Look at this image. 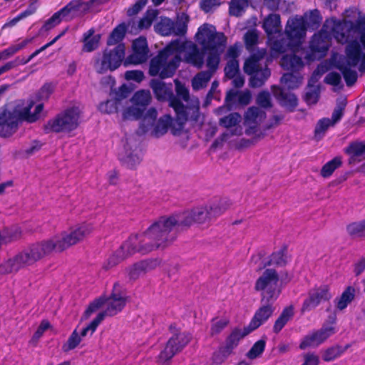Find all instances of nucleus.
I'll use <instances>...</instances> for the list:
<instances>
[{
    "label": "nucleus",
    "instance_id": "f257e3e1",
    "mask_svg": "<svg viewBox=\"0 0 365 365\" xmlns=\"http://www.w3.org/2000/svg\"><path fill=\"white\" fill-rule=\"evenodd\" d=\"M230 205L226 199H221L217 203L207 206L195 207L190 210L170 216H161L148 227V234L156 241L162 249L170 246L176 239L177 231L187 229L193 224H206L221 215Z\"/></svg>",
    "mask_w": 365,
    "mask_h": 365
},
{
    "label": "nucleus",
    "instance_id": "f03ea898",
    "mask_svg": "<svg viewBox=\"0 0 365 365\" xmlns=\"http://www.w3.org/2000/svg\"><path fill=\"white\" fill-rule=\"evenodd\" d=\"M188 41L178 39L171 41L150 61L149 74L158 76L161 79L171 78L175 73L182 61L180 53L185 51Z\"/></svg>",
    "mask_w": 365,
    "mask_h": 365
},
{
    "label": "nucleus",
    "instance_id": "7ed1b4c3",
    "mask_svg": "<svg viewBox=\"0 0 365 365\" xmlns=\"http://www.w3.org/2000/svg\"><path fill=\"white\" fill-rule=\"evenodd\" d=\"M195 38L203 51L207 53V71L214 74L218 69L220 56L226 46L227 36L222 32H217L215 26L205 24L198 28Z\"/></svg>",
    "mask_w": 365,
    "mask_h": 365
},
{
    "label": "nucleus",
    "instance_id": "20e7f679",
    "mask_svg": "<svg viewBox=\"0 0 365 365\" xmlns=\"http://www.w3.org/2000/svg\"><path fill=\"white\" fill-rule=\"evenodd\" d=\"M51 254L46 240L31 244L0 264V275L16 274Z\"/></svg>",
    "mask_w": 365,
    "mask_h": 365
},
{
    "label": "nucleus",
    "instance_id": "39448f33",
    "mask_svg": "<svg viewBox=\"0 0 365 365\" xmlns=\"http://www.w3.org/2000/svg\"><path fill=\"white\" fill-rule=\"evenodd\" d=\"M51 254L46 240L31 244L0 264V275L16 274Z\"/></svg>",
    "mask_w": 365,
    "mask_h": 365
},
{
    "label": "nucleus",
    "instance_id": "423d86ee",
    "mask_svg": "<svg viewBox=\"0 0 365 365\" xmlns=\"http://www.w3.org/2000/svg\"><path fill=\"white\" fill-rule=\"evenodd\" d=\"M148 227L140 235H135L130 236L128 239L108 258L107 261L103 264V268L105 270H108L135 252L146 255L153 250L162 249L161 247H152L153 245H156V241L148 234Z\"/></svg>",
    "mask_w": 365,
    "mask_h": 365
},
{
    "label": "nucleus",
    "instance_id": "0eeeda50",
    "mask_svg": "<svg viewBox=\"0 0 365 365\" xmlns=\"http://www.w3.org/2000/svg\"><path fill=\"white\" fill-rule=\"evenodd\" d=\"M292 279L288 272L282 274L281 278L275 269L266 268L256 279L254 289L260 292L263 300H277L282 292V284Z\"/></svg>",
    "mask_w": 365,
    "mask_h": 365
},
{
    "label": "nucleus",
    "instance_id": "6e6552de",
    "mask_svg": "<svg viewBox=\"0 0 365 365\" xmlns=\"http://www.w3.org/2000/svg\"><path fill=\"white\" fill-rule=\"evenodd\" d=\"M93 230V227L91 224L81 223L71 227L69 232H62L46 239V241L51 253H61L82 242L92 233Z\"/></svg>",
    "mask_w": 365,
    "mask_h": 365
},
{
    "label": "nucleus",
    "instance_id": "1a4fd4ad",
    "mask_svg": "<svg viewBox=\"0 0 365 365\" xmlns=\"http://www.w3.org/2000/svg\"><path fill=\"white\" fill-rule=\"evenodd\" d=\"M81 111L78 107L66 108L63 112L57 114L53 118L48 120L43 125V132L46 134L50 133H68L76 130L79 125Z\"/></svg>",
    "mask_w": 365,
    "mask_h": 365
},
{
    "label": "nucleus",
    "instance_id": "9d476101",
    "mask_svg": "<svg viewBox=\"0 0 365 365\" xmlns=\"http://www.w3.org/2000/svg\"><path fill=\"white\" fill-rule=\"evenodd\" d=\"M168 330L172 336L168 339L164 349L158 355L161 362L170 361L177 354L181 352L192 339V335L187 331H181L175 323L170 324Z\"/></svg>",
    "mask_w": 365,
    "mask_h": 365
},
{
    "label": "nucleus",
    "instance_id": "9b49d317",
    "mask_svg": "<svg viewBox=\"0 0 365 365\" xmlns=\"http://www.w3.org/2000/svg\"><path fill=\"white\" fill-rule=\"evenodd\" d=\"M331 32L337 42L345 44L354 38V34L357 33L359 36L365 34V16L359 17L355 21H334Z\"/></svg>",
    "mask_w": 365,
    "mask_h": 365
},
{
    "label": "nucleus",
    "instance_id": "f8f14e48",
    "mask_svg": "<svg viewBox=\"0 0 365 365\" xmlns=\"http://www.w3.org/2000/svg\"><path fill=\"white\" fill-rule=\"evenodd\" d=\"M125 54V43H119L113 49H105L102 58L96 60L95 68L97 73L103 74L108 71H113L124 64Z\"/></svg>",
    "mask_w": 365,
    "mask_h": 365
},
{
    "label": "nucleus",
    "instance_id": "ddd939ff",
    "mask_svg": "<svg viewBox=\"0 0 365 365\" xmlns=\"http://www.w3.org/2000/svg\"><path fill=\"white\" fill-rule=\"evenodd\" d=\"M22 122L20 108H9L8 104H4L0 108V137L7 138L12 136Z\"/></svg>",
    "mask_w": 365,
    "mask_h": 365
},
{
    "label": "nucleus",
    "instance_id": "4468645a",
    "mask_svg": "<svg viewBox=\"0 0 365 365\" xmlns=\"http://www.w3.org/2000/svg\"><path fill=\"white\" fill-rule=\"evenodd\" d=\"M126 302L125 289L123 284L119 282H116L113 284L110 296L106 297V309L99 312L97 317H101V322L103 321L106 317H114L124 309Z\"/></svg>",
    "mask_w": 365,
    "mask_h": 365
},
{
    "label": "nucleus",
    "instance_id": "2eb2a0df",
    "mask_svg": "<svg viewBox=\"0 0 365 365\" xmlns=\"http://www.w3.org/2000/svg\"><path fill=\"white\" fill-rule=\"evenodd\" d=\"M331 37L327 31L321 29L311 38L309 43V52L306 58L309 61L320 60L324 58L329 49Z\"/></svg>",
    "mask_w": 365,
    "mask_h": 365
},
{
    "label": "nucleus",
    "instance_id": "dca6fc26",
    "mask_svg": "<svg viewBox=\"0 0 365 365\" xmlns=\"http://www.w3.org/2000/svg\"><path fill=\"white\" fill-rule=\"evenodd\" d=\"M252 332L247 326L242 329L239 327H235L230 334L226 337L225 344L220 346L215 352V359L221 361H225L227 357L237 347L241 339Z\"/></svg>",
    "mask_w": 365,
    "mask_h": 365
},
{
    "label": "nucleus",
    "instance_id": "f3484780",
    "mask_svg": "<svg viewBox=\"0 0 365 365\" xmlns=\"http://www.w3.org/2000/svg\"><path fill=\"white\" fill-rule=\"evenodd\" d=\"M150 92L148 90H140L135 93L132 102L135 106H130L124 110L123 118L125 120H138L145 113V107L151 101Z\"/></svg>",
    "mask_w": 365,
    "mask_h": 365
},
{
    "label": "nucleus",
    "instance_id": "a211bd4d",
    "mask_svg": "<svg viewBox=\"0 0 365 365\" xmlns=\"http://www.w3.org/2000/svg\"><path fill=\"white\" fill-rule=\"evenodd\" d=\"M331 297L330 287L327 284H322L310 289L302 304L301 314L310 312L317 308L322 302L329 301Z\"/></svg>",
    "mask_w": 365,
    "mask_h": 365
},
{
    "label": "nucleus",
    "instance_id": "6ab92c4d",
    "mask_svg": "<svg viewBox=\"0 0 365 365\" xmlns=\"http://www.w3.org/2000/svg\"><path fill=\"white\" fill-rule=\"evenodd\" d=\"M155 31L162 36H182L187 33L186 21H174L166 16H160L154 25Z\"/></svg>",
    "mask_w": 365,
    "mask_h": 365
},
{
    "label": "nucleus",
    "instance_id": "aec40b11",
    "mask_svg": "<svg viewBox=\"0 0 365 365\" xmlns=\"http://www.w3.org/2000/svg\"><path fill=\"white\" fill-rule=\"evenodd\" d=\"M306 21L302 16H295L289 18L285 26V34L289 41V45L299 47L306 34Z\"/></svg>",
    "mask_w": 365,
    "mask_h": 365
},
{
    "label": "nucleus",
    "instance_id": "412c9836",
    "mask_svg": "<svg viewBox=\"0 0 365 365\" xmlns=\"http://www.w3.org/2000/svg\"><path fill=\"white\" fill-rule=\"evenodd\" d=\"M334 326L324 324L319 329L314 330L303 337L299 349L304 350L307 347L318 346L336 333Z\"/></svg>",
    "mask_w": 365,
    "mask_h": 365
},
{
    "label": "nucleus",
    "instance_id": "4be33fe9",
    "mask_svg": "<svg viewBox=\"0 0 365 365\" xmlns=\"http://www.w3.org/2000/svg\"><path fill=\"white\" fill-rule=\"evenodd\" d=\"M149 48L145 37L140 36L132 43V53L129 54L124 61V66L138 65L147 61L149 57Z\"/></svg>",
    "mask_w": 365,
    "mask_h": 365
},
{
    "label": "nucleus",
    "instance_id": "5701e85b",
    "mask_svg": "<svg viewBox=\"0 0 365 365\" xmlns=\"http://www.w3.org/2000/svg\"><path fill=\"white\" fill-rule=\"evenodd\" d=\"M276 300H263L261 298V306L256 310L247 327L253 331L264 324L275 311L274 303Z\"/></svg>",
    "mask_w": 365,
    "mask_h": 365
},
{
    "label": "nucleus",
    "instance_id": "b1692460",
    "mask_svg": "<svg viewBox=\"0 0 365 365\" xmlns=\"http://www.w3.org/2000/svg\"><path fill=\"white\" fill-rule=\"evenodd\" d=\"M92 4L93 0L87 2L83 0H71L58 11L63 20L71 21L88 12Z\"/></svg>",
    "mask_w": 365,
    "mask_h": 365
},
{
    "label": "nucleus",
    "instance_id": "393cba45",
    "mask_svg": "<svg viewBox=\"0 0 365 365\" xmlns=\"http://www.w3.org/2000/svg\"><path fill=\"white\" fill-rule=\"evenodd\" d=\"M184 61L192 65L197 68H201L204 65L205 53L206 51H200L197 45L192 41H188V44L185 50Z\"/></svg>",
    "mask_w": 365,
    "mask_h": 365
},
{
    "label": "nucleus",
    "instance_id": "a878e982",
    "mask_svg": "<svg viewBox=\"0 0 365 365\" xmlns=\"http://www.w3.org/2000/svg\"><path fill=\"white\" fill-rule=\"evenodd\" d=\"M344 153L349 155V165H355L365 160V142L354 140L344 148Z\"/></svg>",
    "mask_w": 365,
    "mask_h": 365
},
{
    "label": "nucleus",
    "instance_id": "bb28decb",
    "mask_svg": "<svg viewBox=\"0 0 365 365\" xmlns=\"http://www.w3.org/2000/svg\"><path fill=\"white\" fill-rule=\"evenodd\" d=\"M272 91L282 106L286 107L290 112H293L295 110L298 105V99L296 95L286 92L283 88L277 86H273Z\"/></svg>",
    "mask_w": 365,
    "mask_h": 365
},
{
    "label": "nucleus",
    "instance_id": "cd10ccee",
    "mask_svg": "<svg viewBox=\"0 0 365 365\" xmlns=\"http://www.w3.org/2000/svg\"><path fill=\"white\" fill-rule=\"evenodd\" d=\"M262 27L269 39L275 34H281L282 24L280 15L275 12L268 14L264 19Z\"/></svg>",
    "mask_w": 365,
    "mask_h": 365
},
{
    "label": "nucleus",
    "instance_id": "c85d7f7f",
    "mask_svg": "<svg viewBox=\"0 0 365 365\" xmlns=\"http://www.w3.org/2000/svg\"><path fill=\"white\" fill-rule=\"evenodd\" d=\"M131 24H134V21L130 19L128 22H122L118 24L109 34L107 38V45L117 46L119 43H123L122 41L125 38Z\"/></svg>",
    "mask_w": 365,
    "mask_h": 365
},
{
    "label": "nucleus",
    "instance_id": "c756f323",
    "mask_svg": "<svg viewBox=\"0 0 365 365\" xmlns=\"http://www.w3.org/2000/svg\"><path fill=\"white\" fill-rule=\"evenodd\" d=\"M347 46L346 47V61L345 63L352 65L353 66H356L361 57L362 51L361 48L360 43L353 38H351L349 41L347 43Z\"/></svg>",
    "mask_w": 365,
    "mask_h": 365
},
{
    "label": "nucleus",
    "instance_id": "7c9ffc66",
    "mask_svg": "<svg viewBox=\"0 0 365 365\" xmlns=\"http://www.w3.org/2000/svg\"><path fill=\"white\" fill-rule=\"evenodd\" d=\"M158 117V112L155 108H149L147 112L143 114L140 126L136 131L139 135H144L150 130H153Z\"/></svg>",
    "mask_w": 365,
    "mask_h": 365
},
{
    "label": "nucleus",
    "instance_id": "2f4dec72",
    "mask_svg": "<svg viewBox=\"0 0 365 365\" xmlns=\"http://www.w3.org/2000/svg\"><path fill=\"white\" fill-rule=\"evenodd\" d=\"M355 294L356 290L354 287L348 286L346 287L341 294L334 300L336 309L338 311L344 310L354 301Z\"/></svg>",
    "mask_w": 365,
    "mask_h": 365
},
{
    "label": "nucleus",
    "instance_id": "473e14b6",
    "mask_svg": "<svg viewBox=\"0 0 365 365\" xmlns=\"http://www.w3.org/2000/svg\"><path fill=\"white\" fill-rule=\"evenodd\" d=\"M170 106L175 112L176 122L179 125V130H181L187 120L188 115L183 103L178 98L173 97L170 101Z\"/></svg>",
    "mask_w": 365,
    "mask_h": 365
},
{
    "label": "nucleus",
    "instance_id": "72a5a7b5",
    "mask_svg": "<svg viewBox=\"0 0 365 365\" xmlns=\"http://www.w3.org/2000/svg\"><path fill=\"white\" fill-rule=\"evenodd\" d=\"M280 65L284 70L292 72H297L304 67L302 58L294 53L284 55L281 58Z\"/></svg>",
    "mask_w": 365,
    "mask_h": 365
},
{
    "label": "nucleus",
    "instance_id": "f704fd0d",
    "mask_svg": "<svg viewBox=\"0 0 365 365\" xmlns=\"http://www.w3.org/2000/svg\"><path fill=\"white\" fill-rule=\"evenodd\" d=\"M287 245L282 246L279 250L272 252L267 262L264 263V267L275 266L278 267H284L287 263Z\"/></svg>",
    "mask_w": 365,
    "mask_h": 365
},
{
    "label": "nucleus",
    "instance_id": "c9c22d12",
    "mask_svg": "<svg viewBox=\"0 0 365 365\" xmlns=\"http://www.w3.org/2000/svg\"><path fill=\"white\" fill-rule=\"evenodd\" d=\"M351 346V344H347L344 346L339 344H335L329 346L322 352V360L326 362L333 361L341 356Z\"/></svg>",
    "mask_w": 365,
    "mask_h": 365
},
{
    "label": "nucleus",
    "instance_id": "e433bc0d",
    "mask_svg": "<svg viewBox=\"0 0 365 365\" xmlns=\"http://www.w3.org/2000/svg\"><path fill=\"white\" fill-rule=\"evenodd\" d=\"M95 34V29L91 28L86 33L83 34V51L86 52H92L97 49L99 46L101 35Z\"/></svg>",
    "mask_w": 365,
    "mask_h": 365
},
{
    "label": "nucleus",
    "instance_id": "4c0bfd02",
    "mask_svg": "<svg viewBox=\"0 0 365 365\" xmlns=\"http://www.w3.org/2000/svg\"><path fill=\"white\" fill-rule=\"evenodd\" d=\"M173 124V119L170 115H164L160 117L155 123L153 130L151 132V135L159 138L165 134L169 128H171Z\"/></svg>",
    "mask_w": 365,
    "mask_h": 365
},
{
    "label": "nucleus",
    "instance_id": "58836bf2",
    "mask_svg": "<svg viewBox=\"0 0 365 365\" xmlns=\"http://www.w3.org/2000/svg\"><path fill=\"white\" fill-rule=\"evenodd\" d=\"M351 66H353L345 63L344 62H339L336 66V68L341 73L346 85L348 87L354 86L358 78L356 71L352 70L351 68Z\"/></svg>",
    "mask_w": 365,
    "mask_h": 365
},
{
    "label": "nucleus",
    "instance_id": "ea45409f",
    "mask_svg": "<svg viewBox=\"0 0 365 365\" xmlns=\"http://www.w3.org/2000/svg\"><path fill=\"white\" fill-rule=\"evenodd\" d=\"M293 316L294 307L292 305L284 308L279 317L274 322L273 325V332L275 334L280 332Z\"/></svg>",
    "mask_w": 365,
    "mask_h": 365
},
{
    "label": "nucleus",
    "instance_id": "a19ab883",
    "mask_svg": "<svg viewBox=\"0 0 365 365\" xmlns=\"http://www.w3.org/2000/svg\"><path fill=\"white\" fill-rule=\"evenodd\" d=\"M32 106H33V104L31 103L23 108H20L21 113V118H23V121H26L28 123H34L37 120H38L40 113L42 112V110L43 109V103L38 104L35 107L34 113L31 112Z\"/></svg>",
    "mask_w": 365,
    "mask_h": 365
},
{
    "label": "nucleus",
    "instance_id": "79ce46f5",
    "mask_svg": "<svg viewBox=\"0 0 365 365\" xmlns=\"http://www.w3.org/2000/svg\"><path fill=\"white\" fill-rule=\"evenodd\" d=\"M271 71L269 68L266 66L262 68H260L255 73L250 79V85L252 88L261 87L267 78L270 76Z\"/></svg>",
    "mask_w": 365,
    "mask_h": 365
},
{
    "label": "nucleus",
    "instance_id": "37998d69",
    "mask_svg": "<svg viewBox=\"0 0 365 365\" xmlns=\"http://www.w3.org/2000/svg\"><path fill=\"white\" fill-rule=\"evenodd\" d=\"M158 14L159 11L156 9H147L143 16L138 21L137 29L141 31L150 28Z\"/></svg>",
    "mask_w": 365,
    "mask_h": 365
},
{
    "label": "nucleus",
    "instance_id": "c03bdc74",
    "mask_svg": "<svg viewBox=\"0 0 365 365\" xmlns=\"http://www.w3.org/2000/svg\"><path fill=\"white\" fill-rule=\"evenodd\" d=\"M346 230L351 238L365 239V219L348 224Z\"/></svg>",
    "mask_w": 365,
    "mask_h": 365
},
{
    "label": "nucleus",
    "instance_id": "a18cd8bd",
    "mask_svg": "<svg viewBox=\"0 0 365 365\" xmlns=\"http://www.w3.org/2000/svg\"><path fill=\"white\" fill-rule=\"evenodd\" d=\"M311 81H312V79L308 82V90L306 91L303 97L304 102L308 106L316 105L318 103L320 97L319 86H315L313 83H311Z\"/></svg>",
    "mask_w": 365,
    "mask_h": 365
},
{
    "label": "nucleus",
    "instance_id": "49530a36",
    "mask_svg": "<svg viewBox=\"0 0 365 365\" xmlns=\"http://www.w3.org/2000/svg\"><path fill=\"white\" fill-rule=\"evenodd\" d=\"M213 75L214 74L207 71H202L197 73L192 80L193 90L198 91L205 88Z\"/></svg>",
    "mask_w": 365,
    "mask_h": 365
},
{
    "label": "nucleus",
    "instance_id": "de8ad7c7",
    "mask_svg": "<svg viewBox=\"0 0 365 365\" xmlns=\"http://www.w3.org/2000/svg\"><path fill=\"white\" fill-rule=\"evenodd\" d=\"M150 86L153 93L158 101H165L170 96V92L168 91L164 82L153 79L150 82Z\"/></svg>",
    "mask_w": 365,
    "mask_h": 365
},
{
    "label": "nucleus",
    "instance_id": "09e8293b",
    "mask_svg": "<svg viewBox=\"0 0 365 365\" xmlns=\"http://www.w3.org/2000/svg\"><path fill=\"white\" fill-rule=\"evenodd\" d=\"M341 157L336 156L322 166L320 174L324 178H329L337 168L341 166Z\"/></svg>",
    "mask_w": 365,
    "mask_h": 365
},
{
    "label": "nucleus",
    "instance_id": "8fccbe9b",
    "mask_svg": "<svg viewBox=\"0 0 365 365\" xmlns=\"http://www.w3.org/2000/svg\"><path fill=\"white\" fill-rule=\"evenodd\" d=\"M247 7V0H231L229 3V14L236 17L241 16Z\"/></svg>",
    "mask_w": 365,
    "mask_h": 365
},
{
    "label": "nucleus",
    "instance_id": "3c124183",
    "mask_svg": "<svg viewBox=\"0 0 365 365\" xmlns=\"http://www.w3.org/2000/svg\"><path fill=\"white\" fill-rule=\"evenodd\" d=\"M294 72L284 73L281 78V82L289 90H293L299 86L302 83V77Z\"/></svg>",
    "mask_w": 365,
    "mask_h": 365
},
{
    "label": "nucleus",
    "instance_id": "603ef678",
    "mask_svg": "<svg viewBox=\"0 0 365 365\" xmlns=\"http://www.w3.org/2000/svg\"><path fill=\"white\" fill-rule=\"evenodd\" d=\"M262 56L257 54L251 55L244 63V71L252 76L260 68L259 61Z\"/></svg>",
    "mask_w": 365,
    "mask_h": 365
},
{
    "label": "nucleus",
    "instance_id": "864d4df0",
    "mask_svg": "<svg viewBox=\"0 0 365 365\" xmlns=\"http://www.w3.org/2000/svg\"><path fill=\"white\" fill-rule=\"evenodd\" d=\"M230 324V320L227 318L218 319L217 317L211 319V326L210 334L214 336L220 334Z\"/></svg>",
    "mask_w": 365,
    "mask_h": 365
},
{
    "label": "nucleus",
    "instance_id": "5fc2aeb1",
    "mask_svg": "<svg viewBox=\"0 0 365 365\" xmlns=\"http://www.w3.org/2000/svg\"><path fill=\"white\" fill-rule=\"evenodd\" d=\"M81 341V335H79V332L76 328L69 336L66 342L63 344L62 349L65 352L73 350L80 344Z\"/></svg>",
    "mask_w": 365,
    "mask_h": 365
},
{
    "label": "nucleus",
    "instance_id": "6e6d98bb",
    "mask_svg": "<svg viewBox=\"0 0 365 365\" xmlns=\"http://www.w3.org/2000/svg\"><path fill=\"white\" fill-rule=\"evenodd\" d=\"M266 346V340L261 339L257 341L248 351L246 356L250 359H255L264 352Z\"/></svg>",
    "mask_w": 365,
    "mask_h": 365
},
{
    "label": "nucleus",
    "instance_id": "4d7b16f0",
    "mask_svg": "<svg viewBox=\"0 0 365 365\" xmlns=\"http://www.w3.org/2000/svg\"><path fill=\"white\" fill-rule=\"evenodd\" d=\"M334 125L331 123V120L328 118H323L317 122L314 128V137L317 140H320L324 135V133L330 126Z\"/></svg>",
    "mask_w": 365,
    "mask_h": 365
},
{
    "label": "nucleus",
    "instance_id": "13d9d810",
    "mask_svg": "<svg viewBox=\"0 0 365 365\" xmlns=\"http://www.w3.org/2000/svg\"><path fill=\"white\" fill-rule=\"evenodd\" d=\"M106 302V297L101 296L91 302L89 303L88 307L85 310L83 313V317L85 319H88L93 313L96 312L101 307H103Z\"/></svg>",
    "mask_w": 365,
    "mask_h": 365
},
{
    "label": "nucleus",
    "instance_id": "bf43d9fd",
    "mask_svg": "<svg viewBox=\"0 0 365 365\" xmlns=\"http://www.w3.org/2000/svg\"><path fill=\"white\" fill-rule=\"evenodd\" d=\"M225 76L228 79L234 78L240 73L238 60L229 59L225 68Z\"/></svg>",
    "mask_w": 365,
    "mask_h": 365
},
{
    "label": "nucleus",
    "instance_id": "052dcab7",
    "mask_svg": "<svg viewBox=\"0 0 365 365\" xmlns=\"http://www.w3.org/2000/svg\"><path fill=\"white\" fill-rule=\"evenodd\" d=\"M265 116V113L261 110L258 107H250L245 114V119L249 123H257L258 118Z\"/></svg>",
    "mask_w": 365,
    "mask_h": 365
},
{
    "label": "nucleus",
    "instance_id": "680f3d73",
    "mask_svg": "<svg viewBox=\"0 0 365 365\" xmlns=\"http://www.w3.org/2000/svg\"><path fill=\"white\" fill-rule=\"evenodd\" d=\"M241 115L238 113H231L220 119V125L229 128L235 126L240 122Z\"/></svg>",
    "mask_w": 365,
    "mask_h": 365
},
{
    "label": "nucleus",
    "instance_id": "e2e57ef3",
    "mask_svg": "<svg viewBox=\"0 0 365 365\" xmlns=\"http://www.w3.org/2000/svg\"><path fill=\"white\" fill-rule=\"evenodd\" d=\"M259 36L255 30H250L247 31L244 36V41L245 46L249 50H252L258 43Z\"/></svg>",
    "mask_w": 365,
    "mask_h": 365
},
{
    "label": "nucleus",
    "instance_id": "0e129e2a",
    "mask_svg": "<svg viewBox=\"0 0 365 365\" xmlns=\"http://www.w3.org/2000/svg\"><path fill=\"white\" fill-rule=\"evenodd\" d=\"M346 106V101L345 99L339 101L337 103L336 106L335 107L332 114H331V123L334 125L336 123L340 121L341 118L344 115V111L345 109V107Z\"/></svg>",
    "mask_w": 365,
    "mask_h": 365
},
{
    "label": "nucleus",
    "instance_id": "69168bd1",
    "mask_svg": "<svg viewBox=\"0 0 365 365\" xmlns=\"http://www.w3.org/2000/svg\"><path fill=\"white\" fill-rule=\"evenodd\" d=\"M257 104L263 108H269L272 106L270 93L267 91L259 92L256 98Z\"/></svg>",
    "mask_w": 365,
    "mask_h": 365
},
{
    "label": "nucleus",
    "instance_id": "338daca9",
    "mask_svg": "<svg viewBox=\"0 0 365 365\" xmlns=\"http://www.w3.org/2000/svg\"><path fill=\"white\" fill-rule=\"evenodd\" d=\"M63 18L61 16L58 11L55 12L49 19H48L41 27V30L48 31L58 25L62 21Z\"/></svg>",
    "mask_w": 365,
    "mask_h": 365
},
{
    "label": "nucleus",
    "instance_id": "774afa93",
    "mask_svg": "<svg viewBox=\"0 0 365 365\" xmlns=\"http://www.w3.org/2000/svg\"><path fill=\"white\" fill-rule=\"evenodd\" d=\"M101 317H96L86 327L83 328L81 331L79 333L81 335V339L85 337L90 332V336H92L93 334L96 331L99 324L102 322L101 321Z\"/></svg>",
    "mask_w": 365,
    "mask_h": 365
}]
</instances>
